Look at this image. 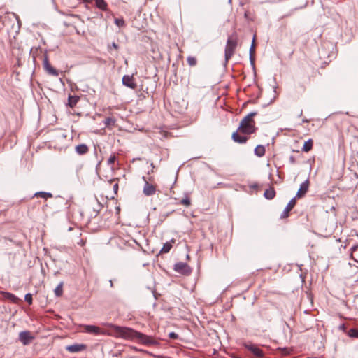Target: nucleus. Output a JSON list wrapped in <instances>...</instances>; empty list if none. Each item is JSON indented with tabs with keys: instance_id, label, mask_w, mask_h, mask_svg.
Segmentation results:
<instances>
[{
	"instance_id": "1",
	"label": "nucleus",
	"mask_w": 358,
	"mask_h": 358,
	"mask_svg": "<svg viewBox=\"0 0 358 358\" xmlns=\"http://www.w3.org/2000/svg\"><path fill=\"white\" fill-rule=\"evenodd\" d=\"M257 115V112L248 114L240 122L238 128L239 133L245 135H250L256 132L257 128L253 117Z\"/></svg>"
},
{
	"instance_id": "2",
	"label": "nucleus",
	"mask_w": 358,
	"mask_h": 358,
	"mask_svg": "<svg viewBox=\"0 0 358 358\" xmlns=\"http://www.w3.org/2000/svg\"><path fill=\"white\" fill-rule=\"evenodd\" d=\"M238 44V37L236 34L229 36L224 51L225 61L227 62L233 56Z\"/></svg>"
},
{
	"instance_id": "3",
	"label": "nucleus",
	"mask_w": 358,
	"mask_h": 358,
	"mask_svg": "<svg viewBox=\"0 0 358 358\" xmlns=\"http://www.w3.org/2000/svg\"><path fill=\"white\" fill-rule=\"evenodd\" d=\"M115 332L124 338L136 339L138 331L128 327L115 326Z\"/></svg>"
},
{
	"instance_id": "4",
	"label": "nucleus",
	"mask_w": 358,
	"mask_h": 358,
	"mask_svg": "<svg viewBox=\"0 0 358 358\" xmlns=\"http://www.w3.org/2000/svg\"><path fill=\"white\" fill-rule=\"evenodd\" d=\"M136 339L142 344L146 345H157L159 342L152 336H148L143 333H137Z\"/></svg>"
},
{
	"instance_id": "5",
	"label": "nucleus",
	"mask_w": 358,
	"mask_h": 358,
	"mask_svg": "<svg viewBox=\"0 0 358 358\" xmlns=\"http://www.w3.org/2000/svg\"><path fill=\"white\" fill-rule=\"evenodd\" d=\"M174 271L184 275H189L192 273L189 266L187 263L181 262L174 265Z\"/></svg>"
},
{
	"instance_id": "6",
	"label": "nucleus",
	"mask_w": 358,
	"mask_h": 358,
	"mask_svg": "<svg viewBox=\"0 0 358 358\" xmlns=\"http://www.w3.org/2000/svg\"><path fill=\"white\" fill-rule=\"evenodd\" d=\"M34 339L35 337L29 331H21L19 334V340L24 345L30 344Z\"/></svg>"
},
{
	"instance_id": "7",
	"label": "nucleus",
	"mask_w": 358,
	"mask_h": 358,
	"mask_svg": "<svg viewBox=\"0 0 358 358\" xmlns=\"http://www.w3.org/2000/svg\"><path fill=\"white\" fill-rule=\"evenodd\" d=\"M122 85L132 90L137 87V83L135 81L134 75H124L122 77Z\"/></svg>"
},
{
	"instance_id": "8",
	"label": "nucleus",
	"mask_w": 358,
	"mask_h": 358,
	"mask_svg": "<svg viewBox=\"0 0 358 358\" xmlns=\"http://www.w3.org/2000/svg\"><path fill=\"white\" fill-rule=\"evenodd\" d=\"M43 64L44 69L48 74L54 76H57L59 75L58 71L53 68L50 64L48 57L46 54L44 55Z\"/></svg>"
},
{
	"instance_id": "9",
	"label": "nucleus",
	"mask_w": 358,
	"mask_h": 358,
	"mask_svg": "<svg viewBox=\"0 0 358 358\" xmlns=\"http://www.w3.org/2000/svg\"><path fill=\"white\" fill-rule=\"evenodd\" d=\"M244 347L250 351L255 356L257 357H263L264 356V353L262 349H260L258 346L254 344H244Z\"/></svg>"
},
{
	"instance_id": "10",
	"label": "nucleus",
	"mask_w": 358,
	"mask_h": 358,
	"mask_svg": "<svg viewBox=\"0 0 358 358\" xmlns=\"http://www.w3.org/2000/svg\"><path fill=\"white\" fill-rule=\"evenodd\" d=\"M83 331L85 333L94 334V335H100L103 334V331L99 327L95 325H84Z\"/></svg>"
},
{
	"instance_id": "11",
	"label": "nucleus",
	"mask_w": 358,
	"mask_h": 358,
	"mask_svg": "<svg viewBox=\"0 0 358 358\" xmlns=\"http://www.w3.org/2000/svg\"><path fill=\"white\" fill-rule=\"evenodd\" d=\"M296 203V201L295 198H292L289 203H287V206L284 209L283 212L280 215L281 219H285L287 218L289 215V212L294 208Z\"/></svg>"
},
{
	"instance_id": "12",
	"label": "nucleus",
	"mask_w": 358,
	"mask_h": 358,
	"mask_svg": "<svg viewBox=\"0 0 358 358\" xmlns=\"http://www.w3.org/2000/svg\"><path fill=\"white\" fill-rule=\"evenodd\" d=\"M112 215H113L112 210H106L102 215L101 220L104 222L105 224H107L108 226L115 224V222L113 221L114 217Z\"/></svg>"
},
{
	"instance_id": "13",
	"label": "nucleus",
	"mask_w": 358,
	"mask_h": 358,
	"mask_svg": "<svg viewBox=\"0 0 358 358\" xmlns=\"http://www.w3.org/2000/svg\"><path fill=\"white\" fill-rule=\"evenodd\" d=\"M308 187H309V181H308V180H306L302 184H301L300 187L294 197L295 199H300V198L304 196L308 190Z\"/></svg>"
},
{
	"instance_id": "14",
	"label": "nucleus",
	"mask_w": 358,
	"mask_h": 358,
	"mask_svg": "<svg viewBox=\"0 0 358 358\" xmlns=\"http://www.w3.org/2000/svg\"><path fill=\"white\" fill-rule=\"evenodd\" d=\"M143 192L145 196L154 195L156 192V187L145 180Z\"/></svg>"
},
{
	"instance_id": "15",
	"label": "nucleus",
	"mask_w": 358,
	"mask_h": 358,
	"mask_svg": "<svg viewBox=\"0 0 358 358\" xmlns=\"http://www.w3.org/2000/svg\"><path fill=\"white\" fill-rule=\"evenodd\" d=\"M239 131H236L232 134L231 138L236 143L243 144L247 142L248 138L245 136H241L238 134Z\"/></svg>"
},
{
	"instance_id": "16",
	"label": "nucleus",
	"mask_w": 358,
	"mask_h": 358,
	"mask_svg": "<svg viewBox=\"0 0 358 358\" xmlns=\"http://www.w3.org/2000/svg\"><path fill=\"white\" fill-rule=\"evenodd\" d=\"M86 345L85 344H73L66 347V350L70 352H78L85 350Z\"/></svg>"
},
{
	"instance_id": "17",
	"label": "nucleus",
	"mask_w": 358,
	"mask_h": 358,
	"mask_svg": "<svg viewBox=\"0 0 358 358\" xmlns=\"http://www.w3.org/2000/svg\"><path fill=\"white\" fill-rule=\"evenodd\" d=\"M175 243L174 239H171V241L166 242L164 244L162 248L159 251V254L168 253L173 247V243Z\"/></svg>"
},
{
	"instance_id": "18",
	"label": "nucleus",
	"mask_w": 358,
	"mask_h": 358,
	"mask_svg": "<svg viewBox=\"0 0 358 358\" xmlns=\"http://www.w3.org/2000/svg\"><path fill=\"white\" fill-rule=\"evenodd\" d=\"M75 149L78 155H85L89 152L88 146L84 143L78 145Z\"/></svg>"
},
{
	"instance_id": "19",
	"label": "nucleus",
	"mask_w": 358,
	"mask_h": 358,
	"mask_svg": "<svg viewBox=\"0 0 358 358\" xmlns=\"http://www.w3.org/2000/svg\"><path fill=\"white\" fill-rule=\"evenodd\" d=\"M79 99H80V98L78 96L69 95L68 97L67 106H69L70 108H73V107L76 106V105L78 102Z\"/></svg>"
},
{
	"instance_id": "20",
	"label": "nucleus",
	"mask_w": 358,
	"mask_h": 358,
	"mask_svg": "<svg viewBox=\"0 0 358 358\" xmlns=\"http://www.w3.org/2000/svg\"><path fill=\"white\" fill-rule=\"evenodd\" d=\"M264 196L267 199H273L275 196V191L273 187H271L266 189L264 192Z\"/></svg>"
},
{
	"instance_id": "21",
	"label": "nucleus",
	"mask_w": 358,
	"mask_h": 358,
	"mask_svg": "<svg viewBox=\"0 0 358 358\" xmlns=\"http://www.w3.org/2000/svg\"><path fill=\"white\" fill-rule=\"evenodd\" d=\"M95 1V5L96 8L99 9L106 11L108 10V4L105 1V0H94Z\"/></svg>"
},
{
	"instance_id": "22",
	"label": "nucleus",
	"mask_w": 358,
	"mask_h": 358,
	"mask_svg": "<svg viewBox=\"0 0 358 358\" xmlns=\"http://www.w3.org/2000/svg\"><path fill=\"white\" fill-rule=\"evenodd\" d=\"M254 152L257 157H262L265 155L266 149L264 145H259L255 148Z\"/></svg>"
},
{
	"instance_id": "23",
	"label": "nucleus",
	"mask_w": 358,
	"mask_h": 358,
	"mask_svg": "<svg viewBox=\"0 0 358 358\" xmlns=\"http://www.w3.org/2000/svg\"><path fill=\"white\" fill-rule=\"evenodd\" d=\"M313 139H309L306 141L302 148V150L305 152H308L313 149Z\"/></svg>"
},
{
	"instance_id": "24",
	"label": "nucleus",
	"mask_w": 358,
	"mask_h": 358,
	"mask_svg": "<svg viewBox=\"0 0 358 358\" xmlns=\"http://www.w3.org/2000/svg\"><path fill=\"white\" fill-rule=\"evenodd\" d=\"M350 257L358 263V245L351 248Z\"/></svg>"
},
{
	"instance_id": "25",
	"label": "nucleus",
	"mask_w": 358,
	"mask_h": 358,
	"mask_svg": "<svg viewBox=\"0 0 358 358\" xmlns=\"http://www.w3.org/2000/svg\"><path fill=\"white\" fill-rule=\"evenodd\" d=\"M52 196H52V193L45 192H38L34 194V197H41V198H43L45 199H47L48 198H52Z\"/></svg>"
},
{
	"instance_id": "26",
	"label": "nucleus",
	"mask_w": 358,
	"mask_h": 358,
	"mask_svg": "<svg viewBox=\"0 0 358 358\" xmlns=\"http://www.w3.org/2000/svg\"><path fill=\"white\" fill-rule=\"evenodd\" d=\"M115 213H113V217H114V222L115 224H117L120 222V206H115Z\"/></svg>"
},
{
	"instance_id": "27",
	"label": "nucleus",
	"mask_w": 358,
	"mask_h": 358,
	"mask_svg": "<svg viewBox=\"0 0 358 358\" xmlns=\"http://www.w3.org/2000/svg\"><path fill=\"white\" fill-rule=\"evenodd\" d=\"M178 203L189 207L191 206L192 203L189 196L186 194L185 196L178 202Z\"/></svg>"
},
{
	"instance_id": "28",
	"label": "nucleus",
	"mask_w": 358,
	"mask_h": 358,
	"mask_svg": "<svg viewBox=\"0 0 358 358\" xmlns=\"http://www.w3.org/2000/svg\"><path fill=\"white\" fill-rule=\"evenodd\" d=\"M3 296H4L6 299H8L10 300L11 301H13V302H14V303H17V301H18V298H17L15 295H14L13 294H12V293H9V292H3Z\"/></svg>"
},
{
	"instance_id": "29",
	"label": "nucleus",
	"mask_w": 358,
	"mask_h": 358,
	"mask_svg": "<svg viewBox=\"0 0 358 358\" xmlns=\"http://www.w3.org/2000/svg\"><path fill=\"white\" fill-rule=\"evenodd\" d=\"M63 283L61 282L59 283L57 287L55 289V294L57 296H61L63 294Z\"/></svg>"
},
{
	"instance_id": "30",
	"label": "nucleus",
	"mask_w": 358,
	"mask_h": 358,
	"mask_svg": "<svg viewBox=\"0 0 358 358\" xmlns=\"http://www.w3.org/2000/svg\"><path fill=\"white\" fill-rule=\"evenodd\" d=\"M348 335L351 338H358V329H355V328L350 329L348 332Z\"/></svg>"
},
{
	"instance_id": "31",
	"label": "nucleus",
	"mask_w": 358,
	"mask_h": 358,
	"mask_svg": "<svg viewBox=\"0 0 358 358\" xmlns=\"http://www.w3.org/2000/svg\"><path fill=\"white\" fill-rule=\"evenodd\" d=\"M187 62L190 66H194L197 63L196 59L194 57L191 56L187 58Z\"/></svg>"
},
{
	"instance_id": "32",
	"label": "nucleus",
	"mask_w": 358,
	"mask_h": 358,
	"mask_svg": "<svg viewBox=\"0 0 358 358\" xmlns=\"http://www.w3.org/2000/svg\"><path fill=\"white\" fill-rule=\"evenodd\" d=\"M107 48L110 52H112L113 49H115L116 51H117L119 50V45L116 43L113 42L112 44L108 45Z\"/></svg>"
},
{
	"instance_id": "33",
	"label": "nucleus",
	"mask_w": 358,
	"mask_h": 358,
	"mask_svg": "<svg viewBox=\"0 0 358 358\" xmlns=\"http://www.w3.org/2000/svg\"><path fill=\"white\" fill-rule=\"evenodd\" d=\"M115 124V120L113 117H107L105 120V124L106 126H114Z\"/></svg>"
},
{
	"instance_id": "34",
	"label": "nucleus",
	"mask_w": 358,
	"mask_h": 358,
	"mask_svg": "<svg viewBox=\"0 0 358 358\" xmlns=\"http://www.w3.org/2000/svg\"><path fill=\"white\" fill-rule=\"evenodd\" d=\"M255 36H254V38H253V39H252L251 46H250V51H249V54H250V55H255Z\"/></svg>"
},
{
	"instance_id": "35",
	"label": "nucleus",
	"mask_w": 358,
	"mask_h": 358,
	"mask_svg": "<svg viewBox=\"0 0 358 358\" xmlns=\"http://www.w3.org/2000/svg\"><path fill=\"white\" fill-rule=\"evenodd\" d=\"M115 161H116L115 155H111L108 159V162H107L108 165L113 166Z\"/></svg>"
},
{
	"instance_id": "36",
	"label": "nucleus",
	"mask_w": 358,
	"mask_h": 358,
	"mask_svg": "<svg viewBox=\"0 0 358 358\" xmlns=\"http://www.w3.org/2000/svg\"><path fill=\"white\" fill-rule=\"evenodd\" d=\"M24 300L29 304H32V302H33V298H32V294H30V293H28L25 295L24 296Z\"/></svg>"
},
{
	"instance_id": "37",
	"label": "nucleus",
	"mask_w": 358,
	"mask_h": 358,
	"mask_svg": "<svg viewBox=\"0 0 358 358\" xmlns=\"http://www.w3.org/2000/svg\"><path fill=\"white\" fill-rule=\"evenodd\" d=\"M115 23L119 27H123L125 24L124 20L123 19H115Z\"/></svg>"
},
{
	"instance_id": "38",
	"label": "nucleus",
	"mask_w": 358,
	"mask_h": 358,
	"mask_svg": "<svg viewBox=\"0 0 358 358\" xmlns=\"http://www.w3.org/2000/svg\"><path fill=\"white\" fill-rule=\"evenodd\" d=\"M102 208H103V206L99 202H97V206L96 208H94V211L96 212L95 216H96L99 213V212Z\"/></svg>"
},
{
	"instance_id": "39",
	"label": "nucleus",
	"mask_w": 358,
	"mask_h": 358,
	"mask_svg": "<svg viewBox=\"0 0 358 358\" xmlns=\"http://www.w3.org/2000/svg\"><path fill=\"white\" fill-rule=\"evenodd\" d=\"M160 134L161 135L164 137V138H168L169 136H171V134L169 133L168 131H164V130H160Z\"/></svg>"
},
{
	"instance_id": "40",
	"label": "nucleus",
	"mask_w": 358,
	"mask_h": 358,
	"mask_svg": "<svg viewBox=\"0 0 358 358\" xmlns=\"http://www.w3.org/2000/svg\"><path fill=\"white\" fill-rule=\"evenodd\" d=\"M169 336L170 338H172V339H176L178 338V335L175 332L169 333Z\"/></svg>"
},
{
	"instance_id": "41",
	"label": "nucleus",
	"mask_w": 358,
	"mask_h": 358,
	"mask_svg": "<svg viewBox=\"0 0 358 358\" xmlns=\"http://www.w3.org/2000/svg\"><path fill=\"white\" fill-rule=\"evenodd\" d=\"M113 192L115 194H117V192H118V183L117 182H115L114 185H113Z\"/></svg>"
},
{
	"instance_id": "42",
	"label": "nucleus",
	"mask_w": 358,
	"mask_h": 358,
	"mask_svg": "<svg viewBox=\"0 0 358 358\" xmlns=\"http://www.w3.org/2000/svg\"><path fill=\"white\" fill-rule=\"evenodd\" d=\"M255 55H250V61L252 65H255Z\"/></svg>"
},
{
	"instance_id": "43",
	"label": "nucleus",
	"mask_w": 358,
	"mask_h": 358,
	"mask_svg": "<svg viewBox=\"0 0 358 358\" xmlns=\"http://www.w3.org/2000/svg\"><path fill=\"white\" fill-rule=\"evenodd\" d=\"M86 243V241L83 240V239H80V241L78 242V244L81 245V246H84Z\"/></svg>"
},
{
	"instance_id": "44",
	"label": "nucleus",
	"mask_w": 358,
	"mask_h": 358,
	"mask_svg": "<svg viewBox=\"0 0 358 358\" xmlns=\"http://www.w3.org/2000/svg\"><path fill=\"white\" fill-rule=\"evenodd\" d=\"M250 187V188H252V189H257L259 187V185L257 183H254V184L251 185Z\"/></svg>"
},
{
	"instance_id": "45",
	"label": "nucleus",
	"mask_w": 358,
	"mask_h": 358,
	"mask_svg": "<svg viewBox=\"0 0 358 358\" xmlns=\"http://www.w3.org/2000/svg\"><path fill=\"white\" fill-rule=\"evenodd\" d=\"M289 162L292 163V164H294L295 163V158L293 157V156H291L289 157Z\"/></svg>"
},
{
	"instance_id": "46",
	"label": "nucleus",
	"mask_w": 358,
	"mask_h": 358,
	"mask_svg": "<svg viewBox=\"0 0 358 358\" xmlns=\"http://www.w3.org/2000/svg\"><path fill=\"white\" fill-rule=\"evenodd\" d=\"M83 1L86 3H91L93 0H83Z\"/></svg>"
},
{
	"instance_id": "47",
	"label": "nucleus",
	"mask_w": 358,
	"mask_h": 358,
	"mask_svg": "<svg viewBox=\"0 0 358 358\" xmlns=\"http://www.w3.org/2000/svg\"><path fill=\"white\" fill-rule=\"evenodd\" d=\"M110 284H111V286H113V282L111 280L110 281Z\"/></svg>"
},
{
	"instance_id": "48",
	"label": "nucleus",
	"mask_w": 358,
	"mask_h": 358,
	"mask_svg": "<svg viewBox=\"0 0 358 358\" xmlns=\"http://www.w3.org/2000/svg\"><path fill=\"white\" fill-rule=\"evenodd\" d=\"M248 16V14L247 13H245V17H247Z\"/></svg>"
},
{
	"instance_id": "49",
	"label": "nucleus",
	"mask_w": 358,
	"mask_h": 358,
	"mask_svg": "<svg viewBox=\"0 0 358 358\" xmlns=\"http://www.w3.org/2000/svg\"><path fill=\"white\" fill-rule=\"evenodd\" d=\"M155 357H157V358H159L160 357L159 356H156V355H155Z\"/></svg>"
},
{
	"instance_id": "50",
	"label": "nucleus",
	"mask_w": 358,
	"mask_h": 358,
	"mask_svg": "<svg viewBox=\"0 0 358 358\" xmlns=\"http://www.w3.org/2000/svg\"><path fill=\"white\" fill-rule=\"evenodd\" d=\"M307 358H317V357H307Z\"/></svg>"
}]
</instances>
